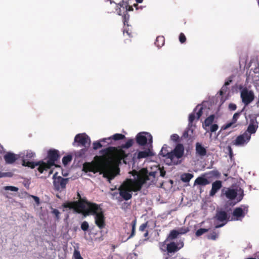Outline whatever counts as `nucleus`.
I'll return each instance as SVG.
<instances>
[{
    "instance_id": "a878e982",
    "label": "nucleus",
    "mask_w": 259,
    "mask_h": 259,
    "mask_svg": "<svg viewBox=\"0 0 259 259\" xmlns=\"http://www.w3.org/2000/svg\"><path fill=\"white\" fill-rule=\"evenodd\" d=\"M183 243H182L181 246L179 248L178 247V246H177L175 242H171L169 244H167V253H174L177 251L181 247H183Z\"/></svg>"
},
{
    "instance_id": "052dcab7",
    "label": "nucleus",
    "mask_w": 259,
    "mask_h": 259,
    "mask_svg": "<svg viewBox=\"0 0 259 259\" xmlns=\"http://www.w3.org/2000/svg\"><path fill=\"white\" fill-rule=\"evenodd\" d=\"M160 176L164 177L165 174V171H160Z\"/></svg>"
},
{
    "instance_id": "a211bd4d",
    "label": "nucleus",
    "mask_w": 259,
    "mask_h": 259,
    "mask_svg": "<svg viewBox=\"0 0 259 259\" xmlns=\"http://www.w3.org/2000/svg\"><path fill=\"white\" fill-rule=\"evenodd\" d=\"M258 127V122L256 117H252L250 118L249 125L245 132L251 137L252 134H255L256 133Z\"/></svg>"
},
{
    "instance_id": "9d476101",
    "label": "nucleus",
    "mask_w": 259,
    "mask_h": 259,
    "mask_svg": "<svg viewBox=\"0 0 259 259\" xmlns=\"http://www.w3.org/2000/svg\"><path fill=\"white\" fill-rule=\"evenodd\" d=\"M53 186L54 190L60 192L65 191L66 186L68 182V178H64L58 176V172H55L53 176Z\"/></svg>"
},
{
    "instance_id": "39448f33",
    "label": "nucleus",
    "mask_w": 259,
    "mask_h": 259,
    "mask_svg": "<svg viewBox=\"0 0 259 259\" xmlns=\"http://www.w3.org/2000/svg\"><path fill=\"white\" fill-rule=\"evenodd\" d=\"M59 153L58 150H50L48 151L49 159L47 162L40 161L39 167H37V169L40 173H45L49 171L48 175L50 176L52 174L53 170H51V167L55 165V162L59 158Z\"/></svg>"
},
{
    "instance_id": "a18cd8bd",
    "label": "nucleus",
    "mask_w": 259,
    "mask_h": 259,
    "mask_svg": "<svg viewBox=\"0 0 259 259\" xmlns=\"http://www.w3.org/2000/svg\"><path fill=\"white\" fill-rule=\"evenodd\" d=\"M81 228L83 231H87L89 228V224L87 222L84 221L81 225Z\"/></svg>"
},
{
    "instance_id": "49530a36",
    "label": "nucleus",
    "mask_w": 259,
    "mask_h": 259,
    "mask_svg": "<svg viewBox=\"0 0 259 259\" xmlns=\"http://www.w3.org/2000/svg\"><path fill=\"white\" fill-rule=\"evenodd\" d=\"M179 41L181 43H184L186 40V37L184 33H181L179 35Z\"/></svg>"
},
{
    "instance_id": "774afa93",
    "label": "nucleus",
    "mask_w": 259,
    "mask_h": 259,
    "mask_svg": "<svg viewBox=\"0 0 259 259\" xmlns=\"http://www.w3.org/2000/svg\"><path fill=\"white\" fill-rule=\"evenodd\" d=\"M257 116H259V113H257Z\"/></svg>"
},
{
    "instance_id": "864d4df0",
    "label": "nucleus",
    "mask_w": 259,
    "mask_h": 259,
    "mask_svg": "<svg viewBox=\"0 0 259 259\" xmlns=\"http://www.w3.org/2000/svg\"><path fill=\"white\" fill-rule=\"evenodd\" d=\"M147 225V223L142 224L139 227V230L141 231H144L146 228Z\"/></svg>"
},
{
    "instance_id": "b1692460",
    "label": "nucleus",
    "mask_w": 259,
    "mask_h": 259,
    "mask_svg": "<svg viewBox=\"0 0 259 259\" xmlns=\"http://www.w3.org/2000/svg\"><path fill=\"white\" fill-rule=\"evenodd\" d=\"M232 80L231 78H229L226 80L224 84L222 87V88L220 91V93L221 96H223V95L229 93V89L228 86L231 83V82H232Z\"/></svg>"
},
{
    "instance_id": "4c0bfd02",
    "label": "nucleus",
    "mask_w": 259,
    "mask_h": 259,
    "mask_svg": "<svg viewBox=\"0 0 259 259\" xmlns=\"http://www.w3.org/2000/svg\"><path fill=\"white\" fill-rule=\"evenodd\" d=\"M133 144V140L129 139L124 144L122 145V147L123 148H128L131 147Z\"/></svg>"
},
{
    "instance_id": "7c9ffc66",
    "label": "nucleus",
    "mask_w": 259,
    "mask_h": 259,
    "mask_svg": "<svg viewBox=\"0 0 259 259\" xmlns=\"http://www.w3.org/2000/svg\"><path fill=\"white\" fill-rule=\"evenodd\" d=\"M164 38L162 36H159L157 37L156 42L155 44L158 47H161L164 45Z\"/></svg>"
},
{
    "instance_id": "09e8293b",
    "label": "nucleus",
    "mask_w": 259,
    "mask_h": 259,
    "mask_svg": "<svg viewBox=\"0 0 259 259\" xmlns=\"http://www.w3.org/2000/svg\"><path fill=\"white\" fill-rule=\"evenodd\" d=\"M170 139L172 141L177 142L179 139V136L177 134H172L170 136Z\"/></svg>"
},
{
    "instance_id": "bf43d9fd",
    "label": "nucleus",
    "mask_w": 259,
    "mask_h": 259,
    "mask_svg": "<svg viewBox=\"0 0 259 259\" xmlns=\"http://www.w3.org/2000/svg\"><path fill=\"white\" fill-rule=\"evenodd\" d=\"M228 150H229V151L230 156H232V149H231L230 146H228Z\"/></svg>"
},
{
    "instance_id": "4468645a",
    "label": "nucleus",
    "mask_w": 259,
    "mask_h": 259,
    "mask_svg": "<svg viewBox=\"0 0 259 259\" xmlns=\"http://www.w3.org/2000/svg\"><path fill=\"white\" fill-rule=\"evenodd\" d=\"M248 212V207L245 205H241L235 208L233 212L232 220L241 221Z\"/></svg>"
},
{
    "instance_id": "6e6552de",
    "label": "nucleus",
    "mask_w": 259,
    "mask_h": 259,
    "mask_svg": "<svg viewBox=\"0 0 259 259\" xmlns=\"http://www.w3.org/2000/svg\"><path fill=\"white\" fill-rule=\"evenodd\" d=\"M144 174L141 175L136 171H132V177L134 178H136V176H138V180L140 181L141 184V187L144 184L148 183V185H150L152 182L155 178L156 171L153 170L151 171H148L147 169H143Z\"/></svg>"
},
{
    "instance_id": "a19ab883",
    "label": "nucleus",
    "mask_w": 259,
    "mask_h": 259,
    "mask_svg": "<svg viewBox=\"0 0 259 259\" xmlns=\"http://www.w3.org/2000/svg\"><path fill=\"white\" fill-rule=\"evenodd\" d=\"M73 257L74 259H83L80 255V252L76 249H75L73 252Z\"/></svg>"
},
{
    "instance_id": "6ab92c4d",
    "label": "nucleus",
    "mask_w": 259,
    "mask_h": 259,
    "mask_svg": "<svg viewBox=\"0 0 259 259\" xmlns=\"http://www.w3.org/2000/svg\"><path fill=\"white\" fill-rule=\"evenodd\" d=\"M19 158H20L19 153L16 154L11 152H7L4 156L6 163L8 164H13Z\"/></svg>"
},
{
    "instance_id": "69168bd1",
    "label": "nucleus",
    "mask_w": 259,
    "mask_h": 259,
    "mask_svg": "<svg viewBox=\"0 0 259 259\" xmlns=\"http://www.w3.org/2000/svg\"><path fill=\"white\" fill-rule=\"evenodd\" d=\"M105 150L106 151L107 153L108 152V149H106Z\"/></svg>"
},
{
    "instance_id": "f704fd0d",
    "label": "nucleus",
    "mask_w": 259,
    "mask_h": 259,
    "mask_svg": "<svg viewBox=\"0 0 259 259\" xmlns=\"http://www.w3.org/2000/svg\"><path fill=\"white\" fill-rule=\"evenodd\" d=\"M72 160V156L70 155H68L64 156L62 159V162L64 165H67Z\"/></svg>"
},
{
    "instance_id": "37998d69",
    "label": "nucleus",
    "mask_w": 259,
    "mask_h": 259,
    "mask_svg": "<svg viewBox=\"0 0 259 259\" xmlns=\"http://www.w3.org/2000/svg\"><path fill=\"white\" fill-rule=\"evenodd\" d=\"M219 126L217 124H213L209 126L210 131L211 133L215 132L218 130Z\"/></svg>"
},
{
    "instance_id": "f3484780",
    "label": "nucleus",
    "mask_w": 259,
    "mask_h": 259,
    "mask_svg": "<svg viewBox=\"0 0 259 259\" xmlns=\"http://www.w3.org/2000/svg\"><path fill=\"white\" fill-rule=\"evenodd\" d=\"M203 107L201 105H197L194 109L193 112L191 113L189 116V123L188 126H191L192 122L196 118L198 120L202 115Z\"/></svg>"
},
{
    "instance_id": "dca6fc26",
    "label": "nucleus",
    "mask_w": 259,
    "mask_h": 259,
    "mask_svg": "<svg viewBox=\"0 0 259 259\" xmlns=\"http://www.w3.org/2000/svg\"><path fill=\"white\" fill-rule=\"evenodd\" d=\"M250 138V136L244 132L237 137L235 140L232 142V144L237 147H243L249 142Z\"/></svg>"
},
{
    "instance_id": "2eb2a0df",
    "label": "nucleus",
    "mask_w": 259,
    "mask_h": 259,
    "mask_svg": "<svg viewBox=\"0 0 259 259\" xmlns=\"http://www.w3.org/2000/svg\"><path fill=\"white\" fill-rule=\"evenodd\" d=\"M214 218L217 221L215 223V228L222 227L227 222V214L225 211H218Z\"/></svg>"
},
{
    "instance_id": "393cba45",
    "label": "nucleus",
    "mask_w": 259,
    "mask_h": 259,
    "mask_svg": "<svg viewBox=\"0 0 259 259\" xmlns=\"http://www.w3.org/2000/svg\"><path fill=\"white\" fill-rule=\"evenodd\" d=\"M196 153L200 156H204L206 155V149L199 143L196 144Z\"/></svg>"
},
{
    "instance_id": "473e14b6",
    "label": "nucleus",
    "mask_w": 259,
    "mask_h": 259,
    "mask_svg": "<svg viewBox=\"0 0 259 259\" xmlns=\"http://www.w3.org/2000/svg\"><path fill=\"white\" fill-rule=\"evenodd\" d=\"M111 137L112 141H118L122 140L125 138V136L121 134H115Z\"/></svg>"
},
{
    "instance_id": "1a4fd4ad",
    "label": "nucleus",
    "mask_w": 259,
    "mask_h": 259,
    "mask_svg": "<svg viewBox=\"0 0 259 259\" xmlns=\"http://www.w3.org/2000/svg\"><path fill=\"white\" fill-rule=\"evenodd\" d=\"M240 98L245 107L250 104L254 99V94L253 91L246 87H239Z\"/></svg>"
},
{
    "instance_id": "79ce46f5",
    "label": "nucleus",
    "mask_w": 259,
    "mask_h": 259,
    "mask_svg": "<svg viewBox=\"0 0 259 259\" xmlns=\"http://www.w3.org/2000/svg\"><path fill=\"white\" fill-rule=\"evenodd\" d=\"M135 229H136V221H135L133 222L132 230L131 234L127 238V240L130 239L131 238H132V237H133L134 236L135 233Z\"/></svg>"
},
{
    "instance_id": "ea45409f",
    "label": "nucleus",
    "mask_w": 259,
    "mask_h": 259,
    "mask_svg": "<svg viewBox=\"0 0 259 259\" xmlns=\"http://www.w3.org/2000/svg\"><path fill=\"white\" fill-rule=\"evenodd\" d=\"M208 231V229H204V228H200L198 229L195 233V235L196 236H200L202 235V234H204L205 233L207 232Z\"/></svg>"
},
{
    "instance_id": "3c124183",
    "label": "nucleus",
    "mask_w": 259,
    "mask_h": 259,
    "mask_svg": "<svg viewBox=\"0 0 259 259\" xmlns=\"http://www.w3.org/2000/svg\"><path fill=\"white\" fill-rule=\"evenodd\" d=\"M52 213L55 215L57 219H59L60 212L58 209H53L52 210Z\"/></svg>"
},
{
    "instance_id": "c03bdc74",
    "label": "nucleus",
    "mask_w": 259,
    "mask_h": 259,
    "mask_svg": "<svg viewBox=\"0 0 259 259\" xmlns=\"http://www.w3.org/2000/svg\"><path fill=\"white\" fill-rule=\"evenodd\" d=\"M12 174L10 172H3L0 171V178L4 177H11Z\"/></svg>"
},
{
    "instance_id": "9b49d317",
    "label": "nucleus",
    "mask_w": 259,
    "mask_h": 259,
    "mask_svg": "<svg viewBox=\"0 0 259 259\" xmlns=\"http://www.w3.org/2000/svg\"><path fill=\"white\" fill-rule=\"evenodd\" d=\"M222 193L226 196L227 199L230 200L234 199L238 195V201H240L243 198V191L241 189L238 190V189L228 188L223 189Z\"/></svg>"
},
{
    "instance_id": "4d7b16f0",
    "label": "nucleus",
    "mask_w": 259,
    "mask_h": 259,
    "mask_svg": "<svg viewBox=\"0 0 259 259\" xmlns=\"http://www.w3.org/2000/svg\"><path fill=\"white\" fill-rule=\"evenodd\" d=\"M133 6L136 8V10H139V9H142L143 8L142 6L139 7L137 4H134Z\"/></svg>"
},
{
    "instance_id": "c85d7f7f",
    "label": "nucleus",
    "mask_w": 259,
    "mask_h": 259,
    "mask_svg": "<svg viewBox=\"0 0 259 259\" xmlns=\"http://www.w3.org/2000/svg\"><path fill=\"white\" fill-rule=\"evenodd\" d=\"M193 177V175L190 173H185L182 175L181 179V180L185 183L189 182L191 179Z\"/></svg>"
},
{
    "instance_id": "e2e57ef3",
    "label": "nucleus",
    "mask_w": 259,
    "mask_h": 259,
    "mask_svg": "<svg viewBox=\"0 0 259 259\" xmlns=\"http://www.w3.org/2000/svg\"><path fill=\"white\" fill-rule=\"evenodd\" d=\"M185 230H187L186 229H181L180 230H179V232H184Z\"/></svg>"
},
{
    "instance_id": "f8f14e48",
    "label": "nucleus",
    "mask_w": 259,
    "mask_h": 259,
    "mask_svg": "<svg viewBox=\"0 0 259 259\" xmlns=\"http://www.w3.org/2000/svg\"><path fill=\"white\" fill-rule=\"evenodd\" d=\"M136 140L139 145L144 146L147 144L150 145V146L152 145V136L148 132H142L138 133L136 136Z\"/></svg>"
},
{
    "instance_id": "2f4dec72",
    "label": "nucleus",
    "mask_w": 259,
    "mask_h": 259,
    "mask_svg": "<svg viewBox=\"0 0 259 259\" xmlns=\"http://www.w3.org/2000/svg\"><path fill=\"white\" fill-rule=\"evenodd\" d=\"M191 126H189V128L186 130L184 133H183V137L184 138H187L188 137H191V135L193 134V129L191 128Z\"/></svg>"
},
{
    "instance_id": "7ed1b4c3",
    "label": "nucleus",
    "mask_w": 259,
    "mask_h": 259,
    "mask_svg": "<svg viewBox=\"0 0 259 259\" xmlns=\"http://www.w3.org/2000/svg\"><path fill=\"white\" fill-rule=\"evenodd\" d=\"M116 9L117 14L120 16H122L123 24L124 26L123 33L124 35H127L129 37L132 36L131 32L127 28L128 27V21L130 18V15L127 14V11L133 10L132 6H129L126 2H122L116 6Z\"/></svg>"
},
{
    "instance_id": "58836bf2",
    "label": "nucleus",
    "mask_w": 259,
    "mask_h": 259,
    "mask_svg": "<svg viewBox=\"0 0 259 259\" xmlns=\"http://www.w3.org/2000/svg\"><path fill=\"white\" fill-rule=\"evenodd\" d=\"M3 189L6 191H11L13 192H17L18 191V188L17 187L12 186H5Z\"/></svg>"
},
{
    "instance_id": "603ef678",
    "label": "nucleus",
    "mask_w": 259,
    "mask_h": 259,
    "mask_svg": "<svg viewBox=\"0 0 259 259\" xmlns=\"http://www.w3.org/2000/svg\"><path fill=\"white\" fill-rule=\"evenodd\" d=\"M244 259H259V252H256L254 254V257H248Z\"/></svg>"
},
{
    "instance_id": "20e7f679",
    "label": "nucleus",
    "mask_w": 259,
    "mask_h": 259,
    "mask_svg": "<svg viewBox=\"0 0 259 259\" xmlns=\"http://www.w3.org/2000/svg\"><path fill=\"white\" fill-rule=\"evenodd\" d=\"M83 170L86 172H91L95 174L100 172V174H103V177L107 179L108 181L110 182L111 180L113 179L116 174L112 168L106 167L101 168L100 166L93 164H84L83 167Z\"/></svg>"
},
{
    "instance_id": "5701e85b",
    "label": "nucleus",
    "mask_w": 259,
    "mask_h": 259,
    "mask_svg": "<svg viewBox=\"0 0 259 259\" xmlns=\"http://www.w3.org/2000/svg\"><path fill=\"white\" fill-rule=\"evenodd\" d=\"M240 115V112L235 113L233 115L232 121H231L229 123H227V124L222 126L221 127V130H226L228 129V128L230 127L233 124H234L237 121Z\"/></svg>"
},
{
    "instance_id": "5fc2aeb1",
    "label": "nucleus",
    "mask_w": 259,
    "mask_h": 259,
    "mask_svg": "<svg viewBox=\"0 0 259 259\" xmlns=\"http://www.w3.org/2000/svg\"><path fill=\"white\" fill-rule=\"evenodd\" d=\"M209 174L217 177L219 175V172L217 170H212L210 171Z\"/></svg>"
},
{
    "instance_id": "412c9836",
    "label": "nucleus",
    "mask_w": 259,
    "mask_h": 259,
    "mask_svg": "<svg viewBox=\"0 0 259 259\" xmlns=\"http://www.w3.org/2000/svg\"><path fill=\"white\" fill-rule=\"evenodd\" d=\"M215 116L214 115H210L207 118L205 119L204 122L202 124L203 128L206 131H208V127L213 124Z\"/></svg>"
},
{
    "instance_id": "338daca9",
    "label": "nucleus",
    "mask_w": 259,
    "mask_h": 259,
    "mask_svg": "<svg viewBox=\"0 0 259 259\" xmlns=\"http://www.w3.org/2000/svg\"><path fill=\"white\" fill-rule=\"evenodd\" d=\"M244 108H245V107L244 108H243V109H242L241 111H242L244 109Z\"/></svg>"
},
{
    "instance_id": "13d9d810",
    "label": "nucleus",
    "mask_w": 259,
    "mask_h": 259,
    "mask_svg": "<svg viewBox=\"0 0 259 259\" xmlns=\"http://www.w3.org/2000/svg\"><path fill=\"white\" fill-rule=\"evenodd\" d=\"M4 152V149L3 146L0 144V153L2 154Z\"/></svg>"
},
{
    "instance_id": "8fccbe9b",
    "label": "nucleus",
    "mask_w": 259,
    "mask_h": 259,
    "mask_svg": "<svg viewBox=\"0 0 259 259\" xmlns=\"http://www.w3.org/2000/svg\"><path fill=\"white\" fill-rule=\"evenodd\" d=\"M237 106L234 103H230L229 105V109L231 111H234L236 109Z\"/></svg>"
},
{
    "instance_id": "0e129e2a",
    "label": "nucleus",
    "mask_w": 259,
    "mask_h": 259,
    "mask_svg": "<svg viewBox=\"0 0 259 259\" xmlns=\"http://www.w3.org/2000/svg\"><path fill=\"white\" fill-rule=\"evenodd\" d=\"M148 232H146L145 233L144 236H147V235H148Z\"/></svg>"
},
{
    "instance_id": "c756f323",
    "label": "nucleus",
    "mask_w": 259,
    "mask_h": 259,
    "mask_svg": "<svg viewBox=\"0 0 259 259\" xmlns=\"http://www.w3.org/2000/svg\"><path fill=\"white\" fill-rule=\"evenodd\" d=\"M170 152H168L166 149V148H164L163 147L160 151V154L163 157L165 158V160L166 162H167L168 159V154Z\"/></svg>"
},
{
    "instance_id": "f257e3e1",
    "label": "nucleus",
    "mask_w": 259,
    "mask_h": 259,
    "mask_svg": "<svg viewBox=\"0 0 259 259\" xmlns=\"http://www.w3.org/2000/svg\"><path fill=\"white\" fill-rule=\"evenodd\" d=\"M64 208L73 210L78 213H82L85 216L90 214L95 215V223L100 228L105 226V218L101 208L95 203L82 200L78 202H66L63 204Z\"/></svg>"
},
{
    "instance_id": "e433bc0d",
    "label": "nucleus",
    "mask_w": 259,
    "mask_h": 259,
    "mask_svg": "<svg viewBox=\"0 0 259 259\" xmlns=\"http://www.w3.org/2000/svg\"><path fill=\"white\" fill-rule=\"evenodd\" d=\"M102 142L101 141V140H100L98 141L94 142L93 144V149L94 150H97V149L101 148L103 146L101 144Z\"/></svg>"
},
{
    "instance_id": "423d86ee",
    "label": "nucleus",
    "mask_w": 259,
    "mask_h": 259,
    "mask_svg": "<svg viewBox=\"0 0 259 259\" xmlns=\"http://www.w3.org/2000/svg\"><path fill=\"white\" fill-rule=\"evenodd\" d=\"M184 153V147L181 144H178L174 150H171L168 154V159L167 164L168 165H177L181 162L180 158L182 157Z\"/></svg>"
},
{
    "instance_id": "f03ea898",
    "label": "nucleus",
    "mask_w": 259,
    "mask_h": 259,
    "mask_svg": "<svg viewBox=\"0 0 259 259\" xmlns=\"http://www.w3.org/2000/svg\"><path fill=\"white\" fill-rule=\"evenodd\" d=\"M136 178L133 177L126 180L119 188L120 196L125 200H128L132 198V192H137L141 189V184L138 180V176Z\"/></svg>"
},
{
    "instance_id": "72a5a7b5",
    "label": "nucleus",
    "mask_w": 259,
    "mask_h": 259,
    "mask_svg": "<svg viewBox=\"0 0 259 259\" xmlns=\"http://www.w3.org/2000/svg\"><path fill=\"white\" fill-rule=\"evenodd\" d=\"M166 240H165L163 242H159V248H160V249L162 251H167V244H166Z\"/></svg>"
},
{
    "instance_id": "de8ad7c7",
    "label": "nucleus",
    "mask_w": 259,
    "mask_h": 259,
    "mask_svg": "<svg viewBox=\"0 0 259 259\" xmlns=\"http://www.w3.org/2000/svg\"><path fill=\"white\" fill-rule=\"evenodd\" d=\"M101 141H102V142H106L108 144H109L112 143V140L111 139V137L110 136L108 138H103V139H101Z\"/></svg>"
},
{
    "instance_id": "cd10ccee",
    "label": "nucleus",
    "mask_w": 259,
    "mask_h": 259,
    "mask_svg": "<svg viewBox=\"0 0 259 259\" xmlns=\"http://www.w3.org/2000/svg\"><path fill=\"white\" fill-rule=\"evenodd\" d=\"M188 230H185L184 232H179L178 231H177V230H172L169 233V234L168 236V239H174L177 238V236L179 234H185L186 233H187L188 232Z\"/></svg>"
},
{
    "instance_id": "bb28decb",
    "label": "nucleus",
    "mask_w": 259,
    "mask_h": 259,
    "mask_svg": "<svg viewBox=\"0 0 259 259\" xmlns=\"http://www.w3.org/2000/svg\"><path fill=\"white\" fill-rule=\"evenodd\" d=\"M151 155H152V153L150 150V149H148L147 150H144L139 152L138 153L137 157L139 159H141L146 158Z\"/></svg>"
},
{
    "instance_id": "c9c22d12",
    "label": "nucleus",
    "mask_w": 259,
    "mask_h": 259,
    "mask_svg": "<svg viewBox=\"0 0 259 259\" xmlns=\"http://www.w3.org/2000/svg\"><path fill=\"white\" fill-rule=\"evenodd\" d=\"M219 236V233L216 232H212L208 235L207 237L209 239H211L213 240H215Z\"/></svg>"
},
{
    "instance_id": "ddd939ff",
    "label": "nucleus",
    "mask_w": 259,
    "mask_h": 259,
    "mask_svg": "<svg viewBox=\"0 0 259 259\" xmlns=\"http://www.w3.org/2000/svg\"><path fill=\"white\" fill-rule=\"evenodd\" d=\"M91 142L90 137L85 133L78 134L75 136L73 145L75 146V143H77L78 145L88 147L90 146Z\"/></svg>"
},
{
    "instance_id": "4be33fe9",
    "label": "nucleus",
    "mask_w": 259,
    "mask_h": 259,
    "mask_svg": "<svg viewBox=\"0 0 259 259\" xmlns=\"http://www.w3.org/2000/svg\"><path fill=\"white\" fill-rule=\"evenodd\" d=\"M206 174L198 177L194 182V185L206 186L210 183V182L205 177Z\"/></svg>"
},
{
    "instance_id": "aec40b11",
    "label": "nucleus",
    "mask_w": 259,
    "mask_h": 259,
    "mask_svg": "<svg viewBox=\"0 0 259 259\" xmlns=\"http://www.w3.org/2000/svg\"><path fill=\"white\" fill-rule=\"evenodd\" d=\"M222 186V182L217 180L212 184L211 190L209 192L210 196H213Z\"/></svg>"
},
{
    "instance_id": "0eeeda50",
    "label": "nucleus",
    "mask_w": 259,
    "mask_h": 259,
    "mask_svg": "<svg viewBox=\"0 0 259 259\" xmlns=\"http://www.w3.org/2000/svg\"><path fill=\"white\" fill-rule=\"evenodd\" d=\"M19 157L22 160V165L23 166H27L31 168H34L35 166L39 167L40 164V161L38 162H32L27 161V160L35 157V153L34 152L27 150L23 151L19 153Z\"/></svg>"
},
{
    "instance_id": "680f3d73",
    "label": "nucleus",
    "mask_w": 259,
    "mask_h": 259,
    "mask_svg": "<svg viewBox=\"0 0 259 259\" xmlns=\"http://www.w3.org/2000/svg\"><path fill=\"white\" fill-rule=\"evenodd\" d=\"M138 3H141L143 2V0H135Z\"/></svg>"
},
{
    "instance_id": "6e6d98bb",
    "label": "nucleus",
    "mask_w": 259,
    "mask_h": 259,
    "mask_svg": "<svg viewBox=\"0 0 259 259\" xmlns=\"http://www.w3.org/2000/svg\"><path fill=\"white\" fill-rule=\"evenodd\" d=\"M32 197L33 198L36 203H37V204L39 203V199L38 197L35 196H32Z\"/></svg>"
}]
</instances>
